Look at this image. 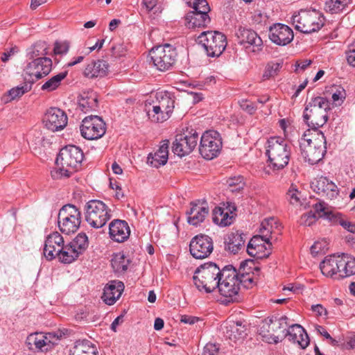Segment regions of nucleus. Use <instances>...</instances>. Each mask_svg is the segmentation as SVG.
Masks as SVG:
<instances>
[{
    "mask_svg": "<svg viewBox=\"0 0 355 355\" xmlns=\"http://www.w3.org/2000/svg\"><path fill=\"white\" fill-rule=\"evenodd\" d=\"M302 155L310 164L318 163L326 153V138L320 130H306L299 139Z\"/></svg>",
    "mask_w": 355,
    "mask_h": 355,
    "instance_id": "obj_1",
    "label": "nucleus"
},
{
    "mask_svg": "<svg viewBox=\"0 0 355 355\" xmlns=\"http://www.w3.org/2000/svg\"><path fill=\"white\" fill-rule=\"evenodd\" d=\"M83 158L84 154L80 148L73 145L62 148L55 161L58 169L51 172L52 177H69L80 167Z\"/></svg>",
    "mask_w": 355,
    "mask_h": 355,
    "instance_id": "obj_2",
    "label": "nucleus"
},
{
    "mask_svg": "<svg viewBox=\"0 0 355 355\" xmlns=\"http://www.w3.org/2000/svg\"><path fill=\"white\" fill-rule=\"evenodd\" d=\"M266 155L268 158V166L274 170H281L289 162L291 146L280 137H270L266 144Z\"/></svg>",
    "mask_w": 355,
    "mask_h": 355,
    "instance_id": "obj_3",
    "label": "nucleus"
},
{
    "mask_svg": "<svg viewBox=\"0 0 355 355\" xmlns=\"http://www.w3.org/2000/svg\"><path fill=\"white\" fill-rule=\"evenodd\" d=\"M224 268L220 269L214 263H205L196 270L193 277V283L200 291L211 293L218 286Z\"/></svg>",
    "mask_w": 355,
    "mask_h": 355,
    "instance_id": "obj_4",
    "label": "nucleus"
},
{
    "mask_svg": "<svg viewBox=\"0 0 355 355\" xmlns=\"http://www.w3.org/2000/svg\"><path fill=\"white\" fill-rule=\"evenodd\" d=\"M330 102L325 98L317 96L312 98L306 104L303 118L311 130H318L328 120L327 112L330 110Z\"/></svg>",
    "mask_w": 355,
    "mask_h": 355,
    "instance_id": "obj_5",
    "label": "nucleus"
},
{
    "mask_svg": "<svg viewBox=\"0 0 355 355\" xmlns=\"http://www.w3.org/2000/svg\"><path fill=\"white\" fill-rule=\"evenodd\" d=\"M156 102L148 111L149 119L155 123H162L170 118L175 107V97L167 91L156 93Z\"/></svg>",
    "mask_w": 355,
    "mask_h": 355,
    "instance_id": "obj_6",
    "label": "nucleus"
},
{
    "mask_svg": "<svg viewBox=\"0 0 355 355\" xmlns=\"http://www.w3.org/2000/svg\"><path fill=\"white\" fill-rule=\"evenodd\" d=\"M292 21L296 30L309 34L321 29L324 24V17L318 10H300L293 16Z\"/></svg>",
    "mask_w": 355,
    "mask_h": 355,
    "instance_id": "obj_7",
    "label": "nucleus"
},
{
    "mask_svg": "<svg viewBox=\"0 0 355 355\" xmlns=\"http://www.w3.org/2000/svg\"><path fill=\"white\" fill-rule=\"evenodd\" d=\"M216 289L224 297L223 302L225 304L238 302L240 299V287L237 272L225 267L224 271L222 272V278Z\"/></svg>",
    "mask_w": 355,
    "mask_h": 355,
    "instance_id": "obj_8",
    "label": "nucleus"
},
{
    "mask_svg": "<svg viewBox=\"0 0 355 355\" xmlns=\"http://www.w3.org/2000/svg\"><path fill=\"white\" fill-rule=\"evenodd\" d=\"M175 48L169 44L153 47L149 53L153 66L160 71H166L172 68L177 58Z\"/></svg>",
    "mask_w": 355,
    "mask_h": 355,
    "instance_id": "obj_9",
    "label": "nucleus"
},
{
    "mask_svg": "<svg viewBox=\"0 0 355 355\" xmlns=\"http://www.w3.org/2000/svg\"><path fill=\"white\" fill-rule=\"evenodd\" d=\"M111 216V209L101 200H90L85 206V220L94 228L103 227Z\"/></svg>",
    "mask_w": 355,
    "mask_h": 355,
    "instance_id": "obj_10",
    "label": "nucleus"
},
{
    "mask_svg": "<svg viewBox=\"0 0 355 355\" xmlns=\"http://www.w3.org/2000/svg\"><path fill=\"white\" fill-rule=\"evenodd\" d=\"M58 223L60 230L65 234L75 233L81 223V213L73 205H64L59 211Z\"/></svg>",
    "mask_w": 355,
    "mask_h": 355,
    "instance_id": "obj_11",
    "label": "nucleus"
},
{
    "mask_svg": "<svg viewBox=\"0 0 355 355\" xmlns=\"http://www.w3.org/2000/svg\"><path fill=\"white\" fill-rule=\"evenodd\" d=\"M209 57H218L222 54L227 46L226 36L218 31H205L198 37Z\"/></svg>",
    "mask_w": 355,
    "mask_h": 355,
    "instance_id": "obj_12",
    "label": "nucleus"
},
{
    "mask_svg": "<svg viewBox=\"0 0 355 355\" xmlns=\"http://www.w3.org/2000/svg\"><path fill=\"white\" fill-rule=\"evenodd\" d=\"M222 148V139L215 130L205 132L201 136L199 151L206 159H212L217 157Z\"/></svg>",
    "mask_w": 355,
    "mask_h": 355,
    "instance_id": "obj_13",
    "label": "nucleus"
},
{
    "mask_svg": "<svg viewBox=\"0 0 355 355\" xmlns=\"http://www.w3.org/2000/svg\"><path fill=\"white\" fill-rule=\"evenodd\" d=\"M60 337L61 334L55 332H35L27 336L26 343L31 350L45 352L57 344Z\"/></svg>",
    "mask_w": 355,
    "mask_h": 355,
    "instance_id": "obj_14",
    "label": "nucleus"
},
{
    "mask_svg": "<svg viewBox=\"0 0 355 355\" xmlns=\"http://www.w3.org/2000/svg\"><path fill=\"white\" fill-rule=\"evenodd\" d=\"M81 135L86 139L94 140L102 137L106 132V125L103 120L96 116L85 117L80 126Z\"/></svg>",
    "mask_w": 355,
    "mask_h": 355,
    "instance_id": "obj_15",
    "label": "nucleus"
},
{
    "mask_svg": "<svg viewBox=\"0 0 355 355\" xmlns=\"http://www.w3.org/2000/svg\"><path fill=\"white\" fill-rule=\"evenodd\" d=\"M198 137L193 130L177 135L173 142V152L181 157L190 154L197 146Z\"/></svg>",
    "mask_w": 355,
    "mask_h": 355,
    "instance_id": "obj_16",
    "label": "nucleus"
},
{
    "mask_svg": "<svg viewBox=\"0 0 355 355\" xmlns=\"http://www.w3.org/2000/svg\"><path fill=\"white\" fill-rule=\"evenodd\" d=\"M52 69V60L46 57H41L28 62L24 68V73L31 81H36L47 76Z\"/></svg>",
    "mask_w": 355,
    "mask_h": 355,
    "instance_id": "obj_17",
    "label": "nucleus"
},
{
    "mask_svg": "<svg viewBox=\"0 0 355 355\" xmlns=\"http://www.w3.org/2000/svg\"><path fill=\"white\" fill-rule=\"evenodd\" d=\"M239 43L248 53H258L263 49V41L253 30L240 27L236 31Z\"/></svg>",
    "mask_w": 355,
    "mask_h": 355,
    "instance_id": "obj_18",
    "label": "nucleus"
},
{
    "mask_svg": "<svg viewBox=\"0 0 355 355\" xmlns=\"http://www.w3.org/2000/svg\"><path fill=\"white\" fill-rule=\"evenodd\" d=\"M213 249V240L207 235L198 234L190 241L189 250L191 254L196 259H202L208 257Z\"/></svg>",
    "mask_w": 355,
    "mask_h": 355,
    "instance_id": "obj_19",
    "label": "nucleus"
},
{
    "mask_svg": "<svg viewBox=\"0 0 355 355\" xmlns=\"http://www.w3.org/2000/svg\"><path fill=\"white\" fill-rule=\"evenodd\" d=\"M67 121L66 113L58 107L49 108L43 117L44 126L52 132L63 130L67 124Z\"/></svg>",
    "mask_w": 355,
    "mask_h": 355,
    "instance_id": "obj_20",
    "label": "nucleus"
},
{
    "mask_svg": "<svg viewBox=\"0 0 355 355\" xmlns=\"http://www.w3.org/2000/svg\"><path fill=\"white\" fill-rule=\"evenodd\" d=\"M312 189L321 197L332 200L339 196L337 185L326 177H319L314 179L311 184Z\"/></svg>",
    "mask_w": 355,
    "mask_h": 355,
    "instance_id": "obj_21",
    "label": "nucleus"
},
{
    "mask_svg": "<svg viewBox=\"0 0 355 355\" xmlns=\"http://www.w3.org/2000/svg\"><path fill=\"white\" fill-rule=\"evenodd\" d=\"M248 330L246 322L241 320L227 321L223 327L225 336L234 343L243 341L248 335Z\"/></svg>",
    "mask_w": 355,
    "mask_h": 355,
    "instance_id": "obj_22",
    "label": "nucleus"
},
{
    "mask_svg": "<svg viewBox=\"0 0 355 355\" xmlns=\"http://www.w3.org/2000/svg\"><path fill=\"white\" fill-rule=\"evenodd\" d=\"M268 37L272 42L285 46L293 40V32L288 26L276 24L270 27Z\"/></svg>",
    "mask_w": 355,
    "mask_h": 355,
    "instance_id": "obj_23",
    "label": "nucleus"
},
{
    "mask_svg": "<svg viewBox=\"0 0 355 355\" xmlns=\"http://www.w3.org/2000/svg\"><path fill=\"white\" fill-rule=\"evenodd\" d=\"M64 239L60 233L54 232L46 238L43 254L44 257L49 260H53L56 258L58 252L62 249L64 245Z\"/></svg>",
    "mask_w": 355,
    "mask_h": 355,
    "instance_id": "obj_24",
    "label": "nucleus"
},
{
    "mask_svg": "<svg viewBox=\"0 0 355 355\" xmlns=\"http://www.w3.org/2000/svg\"><path fill=\"white\" fill-rule=\"evenodd\" d=\"M252 270H256L257 272L259 270L257 266H254L252 260H248L241 264L239 272H237L239 286L242 285L244 288L248 289L255 285L254 273Z\"/></svg>",
    "mask_w": 355,
    "mask_h": 355,
    "instance_id": "obj_25",
    "label": "nucleus"
},
{
    "mask_svg": "<svg viewBox=\"0 0 355 355\" xmlns=\"http://www.w3.org/2000/svg\"><path fill=\"white\" fill-rule=\"evenodd\" d=\"M130 234L129 225L125 220L115 219L109 225L110 237L115 242H124L129 238Z\"/></svg>",
    "mask_w": 355,
    "mask_h": 355,
    "instance_id": "obj_26",
    "label": "nucleus"
},
{
    "mask_svg": "<svg viewBox=\"0 0 355 355\" xmlns=\"http://www.w3.org/2000/svg\"><path fill=\"white\" fill-rule=\"evenodd\" d=\"M123 290L124 285L122 282L111 281L104 287L102 299L105 304L112 305L119 299Z\"/></svg>",
    "mask_w": 355,
    "mask_h": 355,
    "instance_id": "obj_27",
    "label": "nucleus"
},
{
    "mask_svg": "<svg viewBox=\"0 0 355 355\" xmlns=\"http://www.w3.org/2000/svg\"><path fill=\"white\" fill-rule=\"evenodd\" d=\"M234 207L225 206L216 207L212 211L213 222L220 227H227L233 223Z\"/></svg>",
    "mask_w": 355,
    "mask_h": 355,
    "instance_id": "obj_28",
    "label": "nucleus"
},
{
    "mask_svg": "<svg viewBox=\"0 0 355 355\" xmlns=\"http://www.w3.org/2000/svg\"><path fill=\"white\" fill-rule=\"evenodd\" d=\"M341 261V255H329L324 258L320 263V268L324 276L336 279L338 277V271Z\"/></svg>",
    "mask_w": 355,
    "mask_h": 355,
    "instance_id": "obj_29",
    "label": "nucleus"
},
{
    "mask_svg": "<svg viewBox=\"0 0 355 355\" xmlns=\"http://www.w3.org/2000/svg\"><path fill=\"white\" fill-rule=\"evenodd\" d=\"M110 65L107 61L98 60L92 61L84 69L83 74L89 78L104 77L108 74Z\"/></svg>",
    "mask_w": 355,
    "mask_h": 355,
    "instance_id": "obj_30",
    "label": "nucleus"
},
{
    "mask_svg": "<svg viewBox=\"0 0 355 355\" xmlns=\"http://www.w3.org/2000/svg\"><path fill=\"white\" fill-rule=\"evenodd\" d=\"M209 212L206 203L191 204L190 210L187 212L189 224L197 226L202 223Z\"/></svg>",
    "mask_w": 355,
    "mask_h": 355,
    "instance_id": "obj_31",
    "label": "nucleus"
},
{
    "mask_svg": "<svg viewBox=\"0 0 355 355\" xmlns=\"http://www.w3.org/2000/svg\"><path fill=\"white\" fill-rule=\"evenodd\" d=\"M245 240V235L242 232L239 231L230 232L225 237V249L233 254H236L243 249Z\"/></svg>",
    "mask_w": 355,
    "mask_h": 355,
    "instance_id": "obj_32",
    "label": "nucleus"
},
{
    "mask_svg": "<svg viewBox=\"0 0 355 355\" xmlns=\"http://www.w3.org/2000/svg\"><path fill=\"white\" fill-rule=\"evenodd\" d=\"M286 336L288 340L297 343L302 349H305L309 345V338L304 329L300 324H292L286 331Z\"/></svg>",
    "mask_w": 355,
    "mask_h": 355,
    "instance_id": "obj_33",
    "label": "nucleus"
},
{
    "mask_svg": "<svg viewBox=\"0 0 355 355\" xmlns=\"http://www.w3.org/2000/svg\"><path fill=\"white\" fill-rule=\"evenodd\" d=\"M314 209L318 217L325 218L333 225H343L345 219L343 214L337 211L329 210L324 202L316 203Z\"/></svg>",
    "mask_w": 355,
    "mask_h": 355,
    "instance_id": "obj_34",
    "label": "nucleus"
},
{
    "mask_svg": "<svg viewBox=\"0 0 355 355\" xmlns=\"http://www.w3.org/2000/svg\"><path fill=\"white\" fill-rule=\"evenodd\" d=\"M98 107L97 95L93 91L83 92L78 102L77 110L84 114L96 110Z\"/></svg>",
    "mask_w": 355,
    "mask_h": 355,
    "instance_id": "obj_35",
    "label": "nucleus"
},
{
    "mask_svg": "<svg viewBox=\"0 0 355 355\" xmlns=\"http://www.w3.org/2000/svg\"><path fill=\"white\" fill-rule=\"evenodd\" d=\"M168 158V141L162 142L159 149L154 153H150L147 157V163L152 166L158 168L166 164Z\"/></svg>",
    "mask_w": 355,
    "mask_h": 355,
    "instance_id": "obj_36",
    "label": "nucleus"
},
{
    "mask_svg": "<svg viewBox=\"0 0 355 355\" xmlns=\"http://www.w3.org/2000/svg\"><path fill=\"white\" fill-rule=\"evenodd\" d=\"M210 17L205 12L190 11L185 17L186 26L189 28L205 27L210 23Z\"/></svg>",
    "mask_w": 355,
    "mask_h": 355,
    "instance_id": "obj_37",
    "label": "nucleus"
},
{
    "mask_svg": "<svg viewBox=\"0 0 355 355\" xmlns=\"http://www.w3.org/2000/svg\"><path fill=\"white\" fill-rule=\"evenodd\" d=\"M96 347L87 340H78L71 349L69 355H96Z\"/></svg>",
    "mask_w": 355,
    "mask_h": 355,
    "instance_id": "obj_38",
    "label": "nucleus"
},
{
    "mask_svg": "<svg viewBox=\"0 0 355 355\" xmlns=\"http://www.w3.org/2000/svg\"><path fill=\"white\" fill-rule=\"evenodd\" d=\"M60 251V252H58L56 257L60 262L64 263H71L79 256L76 250L73 248V247L69 243L67 245H64L62 246V249Z\"/></svg>",
    "mask_w": 355,
    "mask_h": 355,
    "instance_id": "obj_39",
    "label": "nucleus"
},
{
    "mask_svg": "<svg viewBox=\"0 0 355 355\" xmlns=\"http://www.w3.org/2000/svg\"><path fill=\"white\" fill-rule=\"evenodd\" d=\"M266 245L248 246L247 245L248 254L256 259H263L268 257L271 252V243H266Z\"/></svg>",
    "mask_w": 355,
    "mask_h": 355,
    "instance_id": "obj_40",
    "label": "nucleus"
},
{
    "mask_svg": "<svg viewBox=\"0 0 355 355\" xmlns=\"http://www.w3.org/2000/svg\"><path fill=\"white\" fill-rule=\"evenodd\" d=\"M352 0H326L324 10L331 14H337L343 12Z\"/></svg>",
    "mask_w": 355,
    "mask_h": 355,
    "instance_id": "obj_41",
    "label": "nucleus"
},
{
    "mask_svg": "<svg viewBox=\"0 0 355 355\" xmlns=\"http://www.w3.org/2000/svg\"><path fill=\"white\" fill-rule=\"evenodd\" d=\"M111 264L115 272L121 273L128 269L129 260L123 253L119 252L113 256L111 260Z\"/></svg>",
    "mask_w": 355,
    "mask_h": 355,
    "instance_id": "obj_42",
    "label": "nucleus"
},
{
    "mask_svg": "<svg viewBox=\"0 0 355 355\" xmlns=\"http://www.w3.org/2000/svg\"><path fill=\"white\" fill-rule=\"evenodd\" d=\"M48 54V48L46 42H38L33 45L28 50L27 55L29 59H35L45 57Z\"/></svg>",
    "mask_w": 355,
    "mask_h": 355,
    "instance_id": "obj_43",
    "label": "nucleus"
},
{
    "mask_svg": "<svg viewBox=\"0 0 355 355\" xmlns=\"http://www.w3.org/2000/svg\"><path fill=\"white\" fill-rule=\"evenodd\" d=\"M341 266H344V270L342 271L343 275L349 277L355 275V258L347 254L341 255Z\"/></svg>",
    "mask_w": 355,
    "mask_h": 355,
    "instance_id": "obj_44",
    "label": "nucleus"
},
{
    "mask_svg": "<svg viewBox=\"0 0 355 355\" xmlns=\"http://www.w3.org/2000/svg\"><path fill=\"white\" fill-rule=\"evenodd\" d=\"M275 219L273 218H269L263 220L261 223L259 228V236L265 239L266 243H270V235L272 232L273 223Z\"/></svg>",
    "mask_w": 355,
    "mask_h": 355,
    "instance_id": "obj_45",
    "label": "nucleus"
},
{
    "mask_svg": "<svg viewBox=\"0 0 355 355\" xmlns=\"http://www.w3.org/2000/svg\"><path fill=\"white\" fill-rule=\"evenodd\" d=\"M28 91V86L26 85L13 87L3 96L2 100L4 103H7L21 97Z\"/></svg>",
    "mask_w": 355,
    "mask_h": 355,
    "instance_id": "obj_46",
    "label": "nucleus"
},
{
    "mask_svg": "<svg viewBox=\"0 0 355 355\" xmlns=\"http://www.w3.org/2000/svg\"><path fill=\"white\" fill-rule=\"evenodd\" d=\"M67 75V72L64 71L53 76L43 84L42 89L47 92H52L60 86L61 81L66 78Z\"/></svg>",
    "mask_w": 355,
    "mask_h": 355,
    "instance_id": "obj_47",
    "label": "nucleus"
},
{
    "mask_svg": "<svg viewBox=\"0 0 355 355\" xmlns=\"http://www.w3.org/2000/svg\"><path fill=\"white\" fill-rule=\"evenodd\" d=\"M69 244L73 247V248L76 250L77 252H78V254L80 255L88 247L87 236L85 233H80Z\"/></svg>",
    "mask_w": 355,
    "mask_h": 355,
    "instance_id": "obj_48",
    "label": "nucleus"
},
{
    "mask_svg": "<svg viewBox=\"0 0 355 355\" xmlns=\"http://www.w3.org/2000/svg\"><path fill=\"white\" fill-rule=\"evenodd\" d=\"M287 199L289 202L296 207H300L304 200L302 193L294 186H291L287 192Z\"/></svg>",
    "mask_w": 355,
    "mask_h": 355,
    "instance_id": "obj_49",
    "label": "nucleus"
},
{
    "mask_svg": "<svg viewBox=\"0 0 355 355\" xmlns=\"http://www.w3.org/2000/svg\"><path fill=\"white\" fill-rule=\"evenodd\" d=\"M243 178L242 176H234L230 178L226 181V185L230 191L238 192L243 189L244 187Z\"/></svg>",
    "mask_w": 355,
    "mask_h": 355,
    "instance_id": "obj_50",
    "label": "nucleus"
},
{
    "mask_svg": "<svg viewBox=\"0 0 355 355\" xmlns=\"http://www.w3.org/2000/svg\"><path fill=\"white\" fill-rule=\"evenodd\" d=\"M186 3L193 11L205 12L208 15L210 7L206 0H186Z\"/></svg>",
    "mask_w": 355,
    "mask_h": 355,
    "instance_id": "obj_51",
    "label": "nucleus"
},
{
    "mask_svg": "<svg viewBox=\"0 0 355 355\" xmlns=\"http://www.w3.org/2000/svg\"><path fill=\"white\" fill-rule=\"evenodd\" d=\"M282 67V64L280 62H270L268 63L263 73V78L264 79H270L275 77L279 72Z\"/></svg>",
    "mask_w": 355,
    "mask_h": 355,
    "instance_id": "obj_52",
    "label": "nucleus"
},
{
    "mask_svg": "<svg viewBox=\"0 0 355 355\" xmlns=\"http://www.w3.org/2000/svg\"><path fill=\"white\" fill-rule=\"evenodd\" d=\"M329 243L326 239L315 241L311 247V253L313 256L324 253L328 250Z\"/></svg>",
    "mask_w": 355,
    "mask_h": 355,
    "instance_id": "obj_53",
    "label": "nucleus"
},
{
    "mask_svg": "<svg viewBox=\"0 0 355 355\" xmlns=\"http://www.w3.org/2000/svg\"><path fill=\"white\" fill-rule=\"evenodd\" d=\"M345 54L347 63L355 67V40L348 46Z\"/></svg>",
    "mask_w": 355,
    "mask_h": 355,
    "instance_id": "obj_54",
    "label": "nucleus"
},
{
    "mask_svg": "<svg viewBox=\"0 0 355 355\" xmlns=\"http://www.w3.org/2000/svg\"><path fill=\"white\" fill-rule=\"evenodd\" d=\"M316 214L312 211H309L302 216L300 218V224L305 226H311L316 220Z\"/></svg>",
    "mask_w": 355,
    "mask_h": 355,
    "instance_id": "obj_55",
    "label": "nucleus"
},
{
    "mask_svg": "<svg viewBox=\"0 0 355 355\" xmlns=\"http://www.w3.org/2000/svg\"><path fill=\"white\" fill-rule=\"evenodd\" d=\"M69 48V45L67 42H56L54 44L53 51L57 55L64 54L67 53Z\"/></svg>",
    "mask_w": 355,
    "mask_h": 355,
    "instance_id": "obj_56",
    "label": "nucleus"
},
{
    "mask_svg": "<svg viewBox=\"0 0 355 355\" xmlns=\"http://www.w3.org/2000/svg\"><path fill=\"white\" fill-rule=\"evenodd\" d=\"M346 94L345 91L343 88H338L336 91L332 94V100L336 105H340L343 101L345 99Z\"/></svg>",
    "mask_w": 355,
    "mask_h": 355,
    "instance_id": "obj_57",
    "label": "nucleus"
},
{
    "mask_svg": "<svg viewBox=\"0 0 355 355\" xmlns=\"http://www.w3.org/2000/svg\"><path fill=\"white\" fill-rule=\"evenodd\" d=\"M19 51L18 48L17 46L11 47L8 49H6V51L1 53V60L6 63L9 61L16 53Z\"/></svg>",
    "mask_w": 355,
    "mask_h": 355,
    "instance_id": "obj_58",
    "label": "nucleus"
},
{
    "mask_svg": "<svg viewBox=\"0 0 355 355\" xmlns=\"http://www.w3.org/2000/svg\"><path fill=\"white\" fill-rule=\"evenodd\" d=\"M202 355H219L218 347L213 343H207L203 349Z\"/></svg>",
    "mask_w": 355,
    "mask_h": 355,
    "instance_id": "obj_59",
    "label": "nucleus"
},
{
    "mask_svg": "<svg viewBox=\"0 0 355 355\" xmlns=\"http://www.w3.org/2000/svg\"><path fill=\"white\" fill-rule=\"evenodd\" d=\"M315 331L320 335L324 336L325 338L331 340L332 343H336V340L331 336V335L327 331L326 329L320 325L315 326Z\"/></svg>",
    "mask_w": 355,
    "mask_h": 355,
    "instance_id": "obj_60",
    "label": "nucleus"
},
{
    "mask_svg": "<svg viewBox=\"0 0 355 355\" xmlns=\"http://www.w3.org/2000/svg\"><path fill=\"white\" fill-rule=\"evenodd\" d=\"M288 318L286 316H282L279 319L275 320H270L272 324L278 325L279 329H285L288 324L287 323Z\"/></svg>",
    "mask_w": 355,
    "mask_h": 355,
    "instance_id": "obj_61",
    "label": "nucleus"
},
{
    "mask_svg": "<svg viewBox=\"0 0 355 355\" xmlns=\"http://www.w3.org/2000/svg\"><path fill=\"white\" fill-rule=\"evenodd\" d=\"M257 244L259 245H266V242H265V239H263L259 235L254 236L250 241H249L248 245V246H257Z\"/></svg>",
    "mask_w": 355,
    "mask_h": 355,
    "instance_id": "obj_62",
    "label": "nucleus"
},
{
    "mask_svg": "<svg viewBox=\"0 0 355 355\" xmlns=\"http://www.w3.org/2000/svg\"><path fill=\"white\" fill-rule=\"evenodd\" d=\"M311 310L316 313L319 316H327V309L321 304H315L311 306Z\"/></svg>",
    "mask_w": 355,
    "mask_h": 355,
    "instance_id": "obj_63",
    "label": "nucleus"
},
{
    "mask_svg": "<svg viewBox=\"0 0 355 355\" xmlns=\"http://www.w3.org/2000/svg\"><path fill=\"white\" fill-rule=\"evenodd\" d=\"M198 320H199L198 318L191 316V315H181V318H180L181 322L184 323V324H193Z\"/></svg>",
    "mask_w": 355,
    "mask_h": 355,
    "instance_id": "obj_64",
    "label": "nucleus"
}]
</instances>
